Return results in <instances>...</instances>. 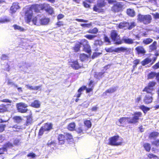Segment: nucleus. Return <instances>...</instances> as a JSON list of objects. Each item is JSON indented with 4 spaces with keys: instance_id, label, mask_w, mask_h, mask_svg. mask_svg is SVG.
Masks as SVG:
<instances>
[{
    "instance_id": "f257e3e1",
    "label": "nucleus",
    "mask_w": 159,
    "mask_h": 159,
    "mask_svg": "<svg viewBox=\"0 0 159 159\" xmlns=\"http://www.w3.org/2000/svg\"><path fill=\"white\" fill-rule=\"evenodd\" d=\"M132 117H123L118 120L122 126H124L127 124H135L138 123L140 118L142 117V113L140 111L134 112L132 114Z\"/></svg>"
},
{
    "instance_id": "f03ea898",
    "label": "nucleus",
    "mask_w": 159,
    "mask_h": 159,
    "mask_svg": "<svg viewBox=\"0 0 159 159\" xmlns=\"http://www.w3.org/2000/svg\"><path fill=\"white\" fill-rule=\"evenodd\" d=\"M136 25V24L134 22L129 23L128 22L124 21L120 23L118 27L120 29L130 30L134 28Z\"/></svg>"
},
{
    "instance_id": "7ed1b4c3",
    "label": "nucleus",
    "mask_w": 159,
    "mask_h": 159,
    "mask_svg": "<svg viewBox=\"0 0 159 159\" xmlns=\"http://www.w3.org/2000/svg\"><path fill=\"white\" fill-rule=\"evenodd\" d=\"M152 18L151 16L149 14L142 15L140 14H138L137 20L141 22H142L144 25H147L151 22Z\"/></svg>"
},
{
    "instance_id": "20e7f679",
    "label": "nucleus",
    "mask_w": 159,
    "mask_h": 159,
    "mask_svg": "<svg viewBox=\"0 0 159 159\" xmlns=\"http://www.w3.org/2000/svg\"><path fill=\"white\" fill-rule=\"evenodd\" d=\"M110 37L115 44L120 45L123 43V41L120 38L119 36L118 35V32L116 30H111L110 34Z\"/></svg>"
},
{
    "instance_id": "39448f33",
    "label": "nucleus",
    "mask_w": 159,
    "mask_h": 159,
    "mask_svg": "<svg viewBox=\"0 0 159 159\" xmlns=\"http://www.w3.org/2000/svg\"><path fill=\"white\" fill-rule=\"evenodd\" d=\"M107 4L105 0H99L95 5L93 8V10L95 12L101 13L103 11V9L101 8L105 7Z\"/></svg>"
},
{
    "instance_id": "423d86ee",
    "label": "nucleus",
    "mask_w": 159,
    "mask_h": 159,
    "mask_svg": "<svg viewBox=\"0 0 159 159\" xmlns=\"http://www.w3.org/2000/svg\"><path fill=\"white\" fill-rule=\"evenodd\" d=\"M156 83L154 81H150L147 86H146L143 89L142 91L145 92L146 93L150 94L151 95L153 94L152 92L154 90V87L155 86Z\"/></svg>"
},
{
    "instance_id": "0eeeda50",
    "label": "nucleus",
    "mask_w": 159,
    "mask_h": 159,
    "mask_svg": "<svg viewBox=\"0 0 159 159\" xmlns=\"http://www.w3.org/2000/svg\"><path fill=\"white\" fill-rule=\"evenodd\" d=\"M52 129V123H45L40 128L38 132V136H42L44 132H48Z\"/></svg>"
},
{
    "instance_id": "6e6552de",
    "label": "nucleus",
    "mask_w": 159,
    "mask_h": 159,
    "mask_svg": "<svg viewBox=\"0 0 159 159\" xmlns=\"http://www.w3.org/2000/svg\"><path fill=\"white\" fill-rule=\"evenodd\" d=\"M123 3L120 2H116L111 8V11L114 13L121 12L124 9Z\"/></svg>"
},
{
    "instance_id": "1a4fd4ad",
    "label": "nucleus",
    "mask_w": 159,
    "mask_h": 159,
    "mask_svg": "<svg viewBox=\"0 0 159 159\" xmlns=\"http://www.w3.org/2000/svg\"><path fill=\"white\" fill-rule=\"evenodd\" d=\"M120 136L118 135L111 137L109 139L108 144L112 146H118L121 145L122 143V141L118 142Z\"/></svg>"
},
{
    "instance_id": "9d476101",
    "label": "nucleus",
    "mask_w": 159,
    "mask_h": 159,
    "mask_svg": "<svg viewBox=\"0 0 159 159\" xmlns=\"http://www.w3.org/2000/svg\"><path fill=\"white\" fill-rule=\"evenodd\" d=\"M80 46H82L83 47V50L86 53L90 54L91 52V48L89 43L88 41L85 39L81 40L79 43Z\"/></svg>"
},
{
    "instance_id": "9b49d317",
    "label": "nucleus",
    "mask_w": 159,
    "mask_h": 159,
    "mask_svg": "<svg viewBox=\"0 0 159 159\" xmlns=\"http://www.w3.org/2000/svg\"><path fill=\"white\" fill-rule=\"evenodd\" d=\"M16 106L17 110L19 112L24 113H26L28 111L27 108L28 106L24 103L20 102L17 103Z\"/></svg>"
},
{
    "instance_id": "f8f14e48",
    "label": "nucleus",
    "mask_w": 159,
    "mask_h": 159,
    "mask_svg": "<svg viewBox=\"0 0 159 159\" xmlns=\"http://www.w3.org/2000/svg\"><path fill=\"white\" fill-rule=\"evenodd\" d=\"M68 65L72 68L75 70H77L81 69L82 66L79 62L77 60H71L68 62Z\"/></svg>"
},
{
    "instance_id": "ddd939ff",
    "label": "nucleus",
    "mask_w": 159,
    "mask_h": 159,
    "mask_svg": "<svg viewBox=\"0 0 159 159\" xmlns=\"http://www.w3.org/2000/svg\"><path fill=\"white\" fill-rule=\"evenodd\" d=\"M33 15V11L27 9L25 13L24 19L25 22L29 24L32 21Z\"/></svg>"
},
{
    "instance_id": "4468645a",
    "label": "nucleus",
    "mask_w": 159,
    "mask_h": 159,
    "mask_svg": "<svg viewBox=\"0 0 159 159\" xmlns=\"http://www.w3.org/2000/svg\"><path fill=\"white\" fill-rule=\"evenodd\" d=\"M41 10H45L47 12L52 14L53 13V8L50 6L48 3H44L42 4H40Z\"/></svg>"
},
{
    "instance_id": "2eb2a0df",
    "label": "nucleus",
    "mask_w": 159,
    "mask_h": 159,
    "mask_svg": "<svg viewBox=\"0 0 159 159\" xmlns=\"http://www.w3.org/2000/svg\"><path fill=\"white\" fill-rule=\"evenodd\" d=\"M117 52H125V54L126 55H128L130 54L133 51V50L131 48L121 46L117 48Z\"/></svg>"
},
{
    "instance_id": "dca6fc26",
    "label": "nucleus",
    "mask_w": 159,
    "mask_h": 159,
    "mask_svg": "<svg viewBox=\"0 0 159 159\" xmlns=\"http://www.w3.org/2000/svg\"><path fill=\"white\" fill-rule=\"evenodd\" d=\"M156 59V57L151 58L150 57H147L142 61L141 63L143 66H145L149 64H150V65H152L155 62Z\"/></svg>"
},
{
    "instance_id": "f3484780",
    "label": "nucleus",
    "mask_w": 159,
    "mask_h": 159,
    "mask_svg": "<svg viewBox=\"0 0 159 159\" xmlns=\"http://www.w3.org/2000/svg\"><path fill=\"white\" fill-rule=\"evenodd\" d=\"M11 104L2 103L0 104V113L3 114L9 111V107Z\"/></svg>"
},
{
    "instance_id": "a211bd4d",
    "label": "nucleus",
    "mask_w": 159,
    "mask_h": 159,
    "mask_svg": "<svg viewBox=\"0 0 159 159\" xmlns=\"http://www.w3.org/2000/svg\"><path fill=\"white\" fill-rule=\"evenodd\" d=\"M30 11H32L33 10L34 12L38 13L39 12L41 9L40 4H34L31 5L28 9Z\"/></svg>"
},
{
    "instance_id": "6ab92c4d",
    "label": "nucleus",
    "mask_w": 159,
    "mask_h": 159,
    "mask_svg": "<svg viewBox=\"0 0 159 159\" xmlns=\"http://www.w3.org/2000/svg\"><path fill=\"white\" fill-rule=\"evenodd\" d=\"M57 139L58 144L62 145L64 144L66 142L65 136L62 134H58Z\"/></svg>"
},
{
    "instance_id": "aec40b11",
    "label": "nucleus",
    "mask_w": 159,
    "mask_h": 159,
    "mask_svg": "<svg viewBox=\"0 0 159 159\" xmlns=\"http://www.w3.org/2000/svg\"><path fill=\"white\" fill-rule=\"evenodd\" d=\"M135 50L138 54L144 55L146 52V51L142 46H139L135 48Z\"/></svg>"
},
{
    "instance_id": "412c9836",
    "label": "nucleus",
    "mask_w": 159,
    "mask_h": 159,
    "mask_svg": "<svg viewBox=\"0 0 159 159\" xmlns=\"http://www.w3.org/2000/svg\"><path fill=\"white\" fill-rule=\"evenodd\" d=\"M50 21L49 18L43 17L40 20L39 25H45L48 24Z\"/></svg>"
},
{
    "instance_id": "4be33fe9",
    "label": "nucleus",
    "mask_w": 159,
    "mask_h": 159,
    "mask_svg": "<svg viewBox=\"0 0 159 159\" xmlns=\"http://www.w3.org/2000/svg\"><path fill=\"white\" fill-rule=\"evenodd\" d=\"M26 120L25 123L24 124V125L25 126H28L30 125H31L32 123V115H30L29 116H26Z\"/></svg>"
},
{
    "instance_id": "5701e85b",
    "label": "nucleus",
    "mask_w": 159,
    "mask_h": 159,
    "mask_svg": "<svg viewBox=\"0 0 159 159\" xmlns=\"http://www.w3.org/2000/svg\"><path fill=\"white\" fill-rule=\"evenodd\" d=\"M20 8L17 3L14 2L13 3L12 6H11L10 10L12 13H14L16 12L17 9Z\"/></svg>"
},
{
    "instance_id": "b1692460",
    "label": "nucleus",
    "mask_w": 159,
    "mask_h": 159,
    "mask_svg": "<svg viewBox=\"0 0 159 159\" xmlns=\"http://www.w3.org/2000/svg\"><path fill=\"white\" fill-rule=\"evenodd\" d=\"M157 42L154 41L149 46V48L150 52H152L156 51L157 49Z\"/></svg>"
},
{
    "instance_id": "393cba45",
    "label": "nucleus",
    "mask_w": 159,
    "mask_h": 159,
    "mask_svg": "<svg viewBox=\"0 0 159 159\" xmlns=\"http://www.w3.org/2000/svg\"><path fill=\"white\" fill-rule=\"evenodd\" d=\"M40 102L37 100H34L30 104V106L31 107L37 108L40 107Z\"/></svg>"
},
{
    "instance_id": "a878e982",
    "label": "nucleus",
    "mask_w": 159,
    "mask_h": 159,
    "mask_svg": "<svg viewBox=\"0 0 159 159\" xmlns=\"http://www.w3.org/2000/svg\"><path fill=\"white\" fill-rule=\"evenodd\" d=\"M75 122H72L68 124L67 129L70 131H73L75 130Z\"/></svg>"
},
{
    "instance_id": "bb28decb",
    "label": "nucleus",
    "mask_w": 159,
    "mask_h": 159,
    "mask_svg": "<svg viewBox=\"0 0 159 159\" xmlns=\"http://www.w3.org/2000/svg\"><path fill=\"white\" fill-rule=\"evenodd\" d=\"M152 97L150 96L146 95L143 99V101L146 104H148L151 103L152 101Z\"/></svg>"
},
{
    "instance_id": "cd10ccee",
    "label": "nucleus",
    "mask_w": 159,
    "mask_h": 159,
    "mask_svg": "<svg viewBox=\"0 0 159 159\" xmlns=\"http://www.w3.org/2000/svg\"><path fill=\"white\" fill-rule=\"evenodd\" d=\"M117 90V87H111L106 90L103 93V94L106 95L107 93H111L115 92Z\"/></svg>"
},
{
    "instance_id": "c85d7f7f",
    "label": "nucleus",
    "mask_w": 159,
    "mask_h": 159,
    "mask_svg": "<svg viewBox=\"0 0 159 159\" xmlns=\"http://www.w3.org/2000/svg\"><path fill=\"white\" fill-rule=\"evenodd\" d=\"M159 135V132L154 131L150 133L149 135V138L150 139L156 138Z\"/></svg>"
},
{
    "instance_id": "c756f323",
    "label": "nucleus",
    "mask_w": 159,
    "mask_h": 159,
    "mask_svg": "<svg viewBox=\"0 0 159 159\" xmlns=\"http://www.w3.org/2000/svg\"><path fill=\"white\" fill-rule=\"evenodd\" d=\"M122 40L123 41V43L127 44H132L134 43V39L130 38H124Z\"/></svg>"
},
{
    "instance_id": "7c9ffc66",
    "label": "nucleus",
    "mask_w": 159,
    "mask_h": 159,
    "mask_svg": "<svg viewBox=\"0 0 159 159\" xmlns=\"http://www.w3.org/2000/svg\"><path fill=\"white\" fill-rule=\"evenodd\" d=\"M12 27L15 30H18L20 32H24L25 30L23 28L17 25L16 24H14L13 25Z\"/></svg>"
},
{
    "instance_id": "2f4dec72",
    "label": "nucleus",
    "mask_w": 159,
    "mask_h": 159,
    "mask_svg": "<svg viewBox=\"0 0 159 159\" xmlns=\"http://www.w3.org/2000/svg\"><path fill=\"white\" fill-rule=\"evenodd\" d=\"M14 121L17 123L21 122L23 120V118L20 116H15L12 118Z\"/></svg>"
},
{
    "instance_id": "473e14b6",
    "label": "nucleus",
    "mask_w": 159,
    "mask_h": 159,
    "mask_svg": "<svg viewBox=\"0 0 159 159\" xmlns=\"http://www.w3.org/2000/svg\"><path fill=\"white\" fill-rule=\"evenodd\" d=\"M84 125H81L79 127L76 128L75 129L76 132L79 134H83L84 130Z\"/></svg>"
},
{
    "instance_id": "72a5a7b5",
    "label": "nucleus",
    "mask_w": 159,
    "mask_h": 159,
    "mask_svg": "<svg viewBox=\"0 0 159 159\" xmlns=\"http://www.w3.org/2000/svg\"><path fill=\"white\" fill-rule=\"evenodd\" d=\"M88 57V55L84 53L80 54L79 56V58L81 61H85Z\"/></svg>"
},
{
    "instance_id": "f704fd0d",
    "label": "nucleus",
    "mask_w": 159,
    "mask_h": 159,
    "mask_svg": "<svg viewBox=\"0 0 159 159\" xmlns=\"http://www.w3.org/2000/svg\"><path fill=\"white\" fill-rule=\"evenodd\" d=\"M126 12L127 14L131 17H133L135 16V12L132 9H128L127 10Z\"/></svg>"
},
{
    "instance_id": "c9c22d12",
    "label": "nucleus",
    "mask_w": 159,
    "mask_h": 159,
    "mask_svg": "<svg viewBox=\"0 0 159 159\" xmlns=\"http://www.w3.org/2000/svg\"><path fill=\"white\" fill-rule=\"evenodd\" d=\"M113 47H111L109 48H105V49L106 52H117V48L115 49H113Z\"/></svg>"
},
{
    "instance_id": "e433bc0d",
    "label": "nucleus",
    "mask_w": 159,
    "mask_h": 159,
    "mask_svg": "<svg viewBox=\"0 0 159 159\" xmlns=\"http://www.w3.org/2000/svg\"><path fill=\"white\" fill-rule=\"evenodd\" d=\"M140 60L139 59H136L133 61V70H134L136 68L137 65L140 63Z\"/></svg>"
},
{
    "instance_id": "4c0bfd02",
    "label": "nucleus",
    "mask_w": 159,
    "mask_h": 159,
    "mask_svg": "<svg viewBox=\"0 0 159 159\" xmlns=\"http://www.w3.org/2000/svg\"><path fill=\"white\" fill-rule=\"evenodd\" d=\"M139 108L143 111L144 113H146L150 110V108L148 107L145 106L144 105H141L139 107Z\"/></svg>"
},
{
    "instance_id": "58836bf2",
    "label": "nucleus",
    "mask_w": 159,
    "mask_h": 159,
    "mask_svg": "<svg viewBox=\"0 0 159 159\" xmlns=\"http://www.w3.org/2000/svg\"><path fill=\"white\" fill-rule=\"evenodd\" d=\"M143 147L146 151L149 152L150 151L151 146L149 143H145L143 144Z\"/></svg>"
},
{
    "instance_id": "ea45409f",
    "label": "nucleus",
    "mask_w": 159,
    "mask_h": 159,
    "mask_svg": "<svg viewBox=\"0 0 159 159\" xmlns=\"http://www.w3.org/2000/svg\"><path fill=\"white\" fill-rule=\"evenodd\" d=\"M153 41V39L150 38H147L144 39L143 41V43L145 45L148 44Z\"/></svg>"
},
{
    "instance_id": "a19ab883",
    "label": "nucleus",
    "mask_w": 159,
    "mask_h": 159,
    "mask_svg": "<svg viewBox=\"0 0 159 159\" xmlns=\"http://www.w3.org/2000/svg\"><path fill=\"white\" fill-rule=\"evenodd\" d=\"M84 123L88 129L90 128L92 126V124L90 120H86L84 121Z\"/></svg>"
},
{
    "instance_id": "79ce46f5",
    "label": "nucleus",
    "mask_w": 159,
    "mask_h": 159,
    "mask_svg": "<svg viewBox=\"0 0 159 159\" xmlns=\"http://www.w3.org/2000/svg\"><path fill=\"white\" fill-rule=\"evenodd\" d=\"M98 32V29L95 27L92 29H90L87 31V32L92 34H96Z\"/></svg>"
},
{
    "instance_id": "37998d69",
    "label": "nucleus",
    "mask_w": 159,
    "mask_h": 159,
    "mask_svg": "<svg viewBox=\"0 0 159 159\" xmlns=\"http://www.w3.org/2000/svg\"><path fill=\"white\" fill-rule=\"evenodd\" d=\"M105 73V72H100L98 73H96L94 74V77L96 78H102Z\"/></svg>"
},
{
    "instance_id": "c03bdc74",
    "label": "nucleus",
    "mask_w": 159,
    "mask_h": 159,
    "mask_svg": "<svg viewBox=\"0 0 159 159\" xmlns=\"http://www.w3.org/2000/svg\"><path fill=\"white\" fill-rule=\"evenodd\" d=\"M80 47L81 46H80V44L79 43H76L73 47V49L75 52H77L80 51Z\"/></svg>"
},
{
    "instance_id": "a18cd8bd",
    "label": "nucleus",
    "mask_w": 159,
    "mask_h": 159,
    "mask_svg": "<svg viewBox=\"0 0 159 159\" xmlns=\"http://www.w3.org/2000/svg\"><path fill=\"white\" fill-rule=\"evenodd\" d=\"M103 44V42L100 40H96L94 41V45L95 47L98 46H100Z\"/></svg>"
},
{
    "instance_id": "49530a36",
    "label": "nucleus",
    "mask_w": 159,
    "mask_h": 159,
    "mask_svg": "<svg viewBox=\"0 0 159 159\" xmlns=\"http://www.w3.org/2000/svg\"><path fill=\"white\" fill-rule=\"evenodd\" d=\"M84 37L89 40H93L97 36L96 35H93L89 34L85 35Z\"/></svg>"
},
{
    "instance_id": "de8ad7c7",
    "label": "nucleus",
    "mask_w": 159,
    "mask_h": 159,
    "mask_svg": "<svg viewBox=\"0 0 159 159\" xmlns=\"http://www.w3.org/2000/svg\"><path fill=\"white\" fill-rule=\"evenodd\" d=\"M156 73L154 72H151L147 76L148 79H153L155 76Z\"/></svg>"
},
{
    "instance_id": "09e8293b",
    "label": "nucleus",
    "mask_w": 159,
    "mask_h": 159,
    "mask_svg": "<svg viewBox=\"0 0 159 159\" xmlns=\"http://www.w3.org/2000/svg\"><path fill=\"white\" fill-rule=\"evenodd\" d=\"M34 25H39V22L38 21L37 17L35 16L32 19V21Z\"/></svg>"
},
{
    "instance_id": "8fccbe9b",
    "label": "nucleus",
    "mask_w": 159,
    "mask_h": 159,
    "mask_svg": "<svg viewBox=\"0 0 159 159\" xmlns=\"http://www.w3.org/2000/svg\"><path fill=\"white\" fill-rule=\"evenodd\" d=\"M47 145L49 147H51L52 145L55 146L57 145L56 141L55 140H52L51 141H49Z\"/></svg>"
},
{
    "instance_id": "3c124183",
    "label": "nucleus",
    "mask_w": 159,
    "mask_h": 159,
    "mask_svg": "<svg viewBox=\"0 0 159 159\" xmlns=\"http://www.w3.org/2000/svg\"><path fill=\"white\" fill-rule=\"evenodd\" d=\"M65 136L66 137V140H70L73 139V136L70 134L66 133Z\"/></svg>"
},
{
    "instance_id": "603ef678",
    "label": "nucleus",
    "mask_w": 159,
    "mask_h": 159,
    "mask_svg": "<svg viewBox=\"0 0 159 159\" xmlns=\"http://www.w3.org/2000/svg\"><path fill=\"white\" fill-rule=\"evenodd\" d=\"M102 53L101 52H94L93 53L92 55L91 56V58L92 59H93L96 57H98L100 55L102 54Z\"/></svg>"
},
{
    "instance_id": "864d4df0",
    "label": "nucleus",
    "mask_w": 159,
    "mask_h": 159,
    "mask_svg": "<svg viewBox=\"0 0 159 159\" xmlns=\"http://www.w3.org/2000/svg\"><path fill=\"white\" fill-rule=\"evenodd\" d=\"M152 69L155 70L159 68V61L155 63L152 67Z\"/></svg>"
},
{
    "instance_id": "5fc2aeb1",
    "label": "nucleus",
    "mask_w": 159,
    "mask_h": 159,
    "mask_svg": "<svg viewBox=\"0 0 159 159\" xmlns=\"http://www.w3.org/2000/svg\"><path fill=\"white\" fill-rule=\"evenodd\" d=\"M86 88V86L83 85L80 87L78 90L77 92L78 93H82V92Z\"/></svg>"
},
{
    "instance_id": "6e6d98bb",
    "label": "nucleus",
    "mask_w": 159,
    "mask_h": 159,
    "mask_svg": "<svg viewBox=\"0 0 159 159\" xmlns=\"http://www.w3.org/2000/svg\"><path fill=\"white\" fill-rule=\"evenodd\" d=\"M6 127V125L5 124H0V133L4 131Z\"/></svg>"
},
{
    "instance_id": "4d7b16f0",
    "label": "nucleus",
    "mask_w": 159,
    "mask_h": 159,
    "mask_svg": "<svg viewBox=\"0 0 159 159\" xmlns=\"http://www.w3.org/2000/svg\"><path fill=\"white\" fill-rule=\"evenodd\" d=\"M147 156L148 158L150 159L152 158H157V156L152 153H149L147 155Z\"/></svg>"
},
{
    "instance_id": "13d9d810",
    "label": "nucleus",
    "mask_w": 159,
    "mask_h": 159,
    "mask_svg": "<svg viewBox=\"0 0 159 159\" xmlns=\"http://www.w3.org/2000/svg\"><path fill=\"white\" fill-rule=\"evenodd\" d=\"M87 2L85 1H84L83 2L82 4L84 7L86 8H90V6L89 4H88L87 3Z\"/></svg>"
},
{
    "instance_id": "bf43d9fd",
    "label": "nucleus",
    "mask_w": 159,
    "mask_h": 159,
    "mask_svg": "<svg viewBox=\"0 0 159 159\" xmlns=\"http://www.w3.org/2000/svg\"><path fill=\"white\" fill-rule=\"evenodd\" d=\"M80 25L84 27L89 28L92 25L91 23L89 24H82Z\"/></svg>"
},
{
    "instance_id": "052dcab7",
    "label": "nucleus",
    "mask_w": 159,
    "mask_h": 159,
    "mask_svg": "<svg viewBox=\"0 0 159 159\" xmlns=\"http://www.w3.org/2000/svg\"><path fill=\"white\" fill-rule=\"evenodd\" d=\"M27 156L28 157H30V158H34L35 157L36 155L33 152H30L28 153Z\"/></svg>"
},
{
    "instance_id": "680f3d73",
    "label": "nucleus",
    "mask_w": 159,
    "mask_h": 159,
    "mask_svg": "<svg viewBox=\"0 0 159 159\" xmlns=\"http://www.w3.org/2000/svg\"><path fill=\"white\" fill-rule=\"evenodd\" d=\"M141 99L142 96L140 95L135 99V102L136 103H138L141 100Z\"/></svg>"
},
{
    "instance_id": "e2e57ef3",
    "label": "nucleus",
    "mask_w": 159,
    "mask_h": 159,
    "mask_svg": "<svg viewBox=\"0 0 159 159\" xmlns=\"http://www.w3.org/2000/svg\"><path fill=\"white\" fill-rule=\"evenodd\" d=\"M42 87V85H38L35 87H34V90H41V88Z\"/></svg>"
},
{
    "instance_id": "0e129e2a",
    "label": "nucleus",
    "mask_w": 159,
    "mask_h": 159,
    "mask_svg": "<svg viewBox=\"0 0 159 159\" xmlns=\"http://www.w3.org/2000/svg\"><path fill=\"white\" fill-rule=\"evenodd\" d=\"M8 58V56L7 55L5 54H2L1 57V60H7V59Z\"/></svg>"
},
{
    "instance_id": "69168bd1",
    "label": "nucleus",
    "mask_w": 159,
    "mask_h": 159,
    "mask_svg": "<svg viewBox=\"0 0 159 159\" xmlns=\"http://www.w3.org/2000/svg\"><path fill=\"white\" fill-rule=\"evenodd\" d=\"M7 148L6 147H3L0 148V155L3 154L4 151L7 150Z\"/></svg>"
},
{
    "instance_id": "338daca9",
    "label": "nucleus",
    "mask_w": 159,
    "mask_h": 159,
    "mask_svg": "<svg viewBox=\"0 0 159 159\" xmlns=\"http://www.w3.org/2000/svg\"><path fill=\"white\" fill-rule=\"evenodd\" d=\"M104 41L105 42L108 43H110V44L111 43V41H110L109 38L107 36H105L104 37Z\"/></svg>"
},
{
    "instance_id": "774afa93",
    "label": "nucleus",
    "mask_w": 159,
    "mask_h": 159,
    "mask_svg": "<svg viewBox=\"0 0 159 159\" xmlns=\"http://www.w3.org/2000/svg\"><path fill=\"white\" fill-rule=\"evenodd\" d=\"M152 144L156 146H158L159 145V140H157L153 141Z\"/></svg>"
}]
</instances>
